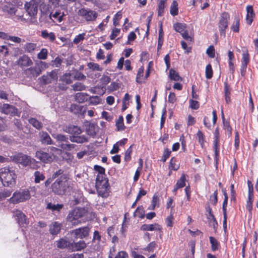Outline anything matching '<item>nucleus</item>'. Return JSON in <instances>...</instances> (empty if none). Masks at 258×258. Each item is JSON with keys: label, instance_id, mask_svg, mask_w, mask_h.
<instances>
[{"label": "nucleus", "instance_id": "f8f14e48", "mask_svg": "<svg viewBox=\"0 0 258 258\" xmlns=\"http://www.w3.org/2000/svg\"><path fill=\"white\" fill-rule=\"evenodd\" d=\"M90 231V228L87 227H83L72 231V234L76 238L82 239L89 234Z\"/></svg>", "mask_w": 258, "mask_h": 258}, {"label": "nucleus", "instance_id": "09e8293b", "mask_svg": "<svg viewBox=\"0 0 258 258\" xmlns=\"http://www.w3.org/2000/svg\"><path fill=\"white\" fill-rule=\"evenodd\" d=\"M239 19L238 17H236L235 18V20L234 22L233 25L231 27V29L234 32H238L239 31Z\"/></svg>", "mask_w": 258, "mask_h": 258}, {"label": "nucleus", "instance_id": "680f3d73", "mask_svg": "<svg viewBox=\"0 0 258 258\" xmlns=\"http://www.w3.org/2000/svg\"><path fill=\"white\" fill-rule=\"evenodd\" d=\"M7 40H11L15 43H20L22 41V39L17 36H10L8 35Z\"/></svg>", "mask_w": 258, "mask_h": 258}, {"label": "nucleus", "instance_id": "8fccbe9b", "mask_svg": "<svg viewBox=\"0 0 258 258\" xmlns=\"http://www.w3.org/2000/svg\"><path fill=\"white\" fill-rule=\"evenodd\" d=\"M205 75L207 79H210L213 76V70L210 64H208L206 67Z\"/></svg>", "mask_w": 258, "mask_h": 258}, {"label": "nucleus", "instance_id": "13d9d810", "mask_svg": "<svg viewBox=\"0 0 258 258\" xmlns=\"http://www.w3.org/2000/svg\"><path fill=\"white\" fill-rule=\"evenodd\" d=\"M74 78L76 80L82 81L85 80L86 77L82 73L78 71L75 74Z\"/></svg>", "mask_w": 258, "mask_h": 258}, {"label": "nucleus", "instance_id": "20e7f679", "mask_svg": "<svg viewBox=\"0 0 258 258\" xmlns=\"http://www.w3.org/2000/svg\"><path fill=\"white\" fill-rule=\"evenodd\" d=\"M95 186L99 196L102 198L109 196V184L107 178L102 177V175L96 177Z\"/></svg>", "mask_w": 258, "mask_h": 258}, {"label": "nucleus", "instance_id": "338daca9", "mask_svg": "<svg viewBox=\"0 0 258 258\" xmlns=\"http://www.w3.org/2000/svg\"><path fill=\"white\" fill-rule=\"evenodd\" d=\"M199 102L193 99H191L189 101V106L193 109H197L199 107Z\"/></svg>", "mask_w": 258, "mask_h": 258}, {"label": "nucleus", "instance_id": "6e6d98bb", "mask_svg": "<svg viewBox=\"0 0 258 258\" xmlns=\"http://www.w3.org/2000/svg\"><path fill=\"white\" fill-rule=\"evenodd\" d=\"M224 196V200L223 203V207L222 210L223 212V215L226 214V207L227 205V202H228V195L226 194L225 191H224L223 192Z\"/></svg>", "mask_w": 258, "mask_h": 258}, {"label": "nucleus", "instance_id": "1a4fd4ad", "mask_svg": "<svg viewBox=\"0 0 258 258\" xmlns=\"http://www.w3.org/2000/svg\"><path fill=\"white\" fill-rule=\"evenodd\" d=\"M78 15L83 18L87 22H92L96 20L98 14L95 11L89 9L82 8L78 11Z\"/></svg>", "mask_w": 258, "mask_h": 258}, {"label": "nucleus", "instance_id": "4be33fe9", "mask_svg": "<svg viewBox=\"0 0 258 258\" xmlns=\"http://www.w3.org/2000/svg\"><path fill=\"white\" fill-rule=\"evenodd\" d=\"M40 141L43 144H53L50 137L46 132H42L40 133Z\"/></svg>", "mask_w": 258, "mask_h": 258}, {"label": "nucleus", "instance_id": "0eeeda50", "mask_svg": "<svg viewBox=\"0 0 258 258\" xmlns=\"http://www.w3.org/2000/svg\"><path fill=\"white\" fill-rule=\"evenodd\" d=\"M13 161L15 162L21 164L24 167L30 165L31 164L35 161V160L31 158L29 156L18 153L11 157Z\"/></svg>", "mask_w": 258, "mask_h": 258}, {"label": "nucleus", "instance_id": "9b49d317", "mask_svg": "<svg viewBox=\"0 0 258 258\" xmlns=\"http://www.w3.org/2000/svg\"><path fill=\"white\" fill-rule=\"evenodd\" d=\"M57 74L55 71L44 75L41 78V81L44 84H48L50 83H54L57 80Z\"/></svg>", "mask_w": 258, "mask_h": 258}, {"label": "nucleus", "instance_id": "79ce46f5", "mask_svg": "<svg viewBox=\"0 0 258 258\" xmlns=\"http://www.w3.org/2000/svg\"><path fill=\"white\" fill-rule=\"evenodd\" d=\"M90 104L92 105H97L101 103V99L97 96H91L89 98Z\"/></svg>", "mask_w": 258, "mask_h": 258}, {"label": "nucleus", "instance_id": "49530a36", "mask_svg": "<svg viewBox=\"0 0 258 258\" xmlns=\"http://www.w3.org/2000/svg\"><path fill=\"white\" fill-rule=\"evenodd\" d=\"M47 50L45 48H42L41 51L37 54V58L39 59L45 60L47 58Z\"/></svg>", "mask_w": 258, "mask_h": 258}, {"label": "nucleus", "instance_id": "72a5a7b5", "mask_svg": "<svg viewBox=\"0 0 258 258\" xmlns=\"http://www.w3.org/2000/svg\"><path fill=\"white\" fill-rule=\"evenodd\" d=\"M63 207L62 204H53L51 203H49L47 205L46 208L48 209L51 210L52 211H59Z\"/></svg>", "mask_w": 258, "mask_h": 258}, {"label": "nucleus", "instance_id": "a211bd4d", "mask_svg": "<svg viewBox=\"0 0 258 258\" xmlns=\"http://www.w3.org/2000/svg\"><path fill=\"white\" fill-rule=\"evenodd\" d=\"M85 127L86 132L88 135L92 137L95 136L98 127L96 123L86 122Z\"/></svg>", "mask_w": 258, "mask_h": 258}, {"label": "nucleus", "instance_id": "3c124183", "mask_svg": "<svg viewBox=\"0 0 258 258\" xmlns=\"http://www.w3.org/2000/svg\"><path fill=\"white\" fill-rule=\"evenodd\" d=\"M159 202V197L157 194H154L153 196L152 201V205L150 207L148 208L149 210H154L157 205Z\"/></svg>", "mask_w": 258, "mask_h": 258}, {"label": "nucleus", "instance_id": "603ef678", "mask_svg": "<svg viewBox=\"0 0 258 258\" xmlns=\"http://www.w3.org/2000/svg\"><path fill=\"white\" fill-rule=\"evenodd\" d=\"M176 160L174 157L171 159L170 162L169 169L173 170H177L179 167V165L176 163Z\"/></svg>", "mask_w": 258, "mask_h": 258}, {"label": "nucleus", "instance_id": "774afa93", "mask_svg": "<svg viewBox=\"0 0 258 258\" xmlns=\"http://www.w3.org/2000/svg\"><path fill=\"white\" fill-rule=\"evenodd\" d=\"M52 66L56 68H59L61 64L62 60L59 57H56L54 60L52 61Z\"/></svg>", "mask_w": 258, "mask_h": 258}, {"label": "nucleus", "instance_id": "0e129e2a", "mask_svg": "<svg viewBox=\"0 0 258 258\" xmlns=\"http://www.w3.org/2000/svg\"><path fill=\"white\" fill-rule=\"evenodd\" d=\"M119 88V85L117 83L113 82H112L110 85L108 86V90L110 91H114L116 90Z\"/></svg>", "mask_w": 258, "mask_h": 258}, {"label": "nucleus", "instance_id": "5701e85b", "mask_svg": "<svg viewBox=\"0 0 258 258\" xmlns=\"http://www.w3.org/2000/svg\"><path fill=\"white\" fill-rule=\"evenodd\" d=\"M86 244L84 241H79L77 242H72L71 250L72 251H79L84 249Z\"/></svg>", "mask_w": 258, "mask_h": 258}, {"label": "nucleus", "instance_id": "9d476101", "mask_svg": "<svg viewBox=\"0 0 258 258\" xmlns=\"http://www.w3.org/2000/svg\"><path fill=\"white\" fill-rule=\"evenodd\" d=\"M35 157L42 162L49 163L53 161L55 156L52 153H47L42 150H39L36 152Z\"/></svg>", "mask_w": 258, "mask_h": 258}, {"label": "nucleus", "instance_id": "052dcab7", "mask_svg": "<svg viewBox=\"0 0 258 258\" xmlns=\"http://www.w3.org/2000/svg\"><path fill=\"white\" fill-rule=\"evenodd\" d=\"M85 33L80 34L76 36L73 40V42L77 44L81 41L83 40L85 38Z\"/></svg>", "mask_w": 258, "mask_h": 258}, {"label": "nucleus", "instance_id": "58836bf2", "mask_svg": "<svg viewBox=\"0 0 258 258\" xmlns=\"http://www.w3.org/2000/svg\"><path fill=\"white\" fill-rule=\"evenodd\" d=\"M116 126L118 131H123L125 128L123 124V118L122 116H120L116 122Z\"/></svg>", "mask_w": 258, "mask_h": 258}, {"label": "nucleus", "instance_id": "c85d7f7f", "mask_svg": "<svg viewBox=\"0 0 258 258\" xmlns=\"http://www.w3.org/2000/svg\"><path fill=\"white\" fill-rule=\"evenodd\" d=\"M41 36L45 39H48L51 42L55 40V36L54 33H49L46 30H42L41 32Z\"/></svg>", "mask_w": 258, "mask_h": 258}, {"label": "nucleus", "instance_id": "6ab92c4d", "mask_svg": "<svg viewBox=\"0 0 258 258\" xmlns=\"http://www.w3.org/2000/svg\"><path fill=\"white\" fill-rule=\"evenodd\" d=\"M141 230L144 231H161V226L157 223L153 224H144L141 227Z\"/></svg>", "mask_w": 258, "mask_h": 258}, {"label": "nucleus", "instance_id": "2f4dec72", "mask_svg": "<svg viewBox=\"0 0 258 258\" xmlns=\"http://www.w3.org/2000/svg\"><path fill=\"white\" fill-rule=\"evenodd\" d=\"M68 132L74 135V136H77L80 135L82 133V131L77 126L72 125L69 127Z\"/></svg>", "mask_w": 258, "mask_h": 258}, {"label": "nucleus", "instance_id": "a18cd8bd", "mask_svg": "<svg viewBox=\"0 0 258 258\" xmlns=\"http://www.w3.org/2000/svg\"><path fill=\"white\" fill-rule=\"evenodd\" d=\"M94 169L95 170L98 172L96 177H98L99 176L101 177L102 175V177L106 178V175L105 174V169L103 167L98 165H95Z\"/></svg>", "mask_w": 258, "mask_h": 258}, {"label": "nucleus", "instance_id": "4468645a", "mask_svg": "<svg viewBox=\"0 0 258 258\" xmlns=\"http://www.w3.org/2000/svg\"><path fill=\"white\" fill-rule=\"evenodd\" d=\"M17 64L21 68L27 67L32 66L33 61L27 55L24 54L17 60Z\"/></svg>", "mask_w": 258, "mask_h": 258}, {"label": "nucleus", "instance_id": "37998d69", "mask_svg": "<svg viewBox=\"0 0 258 258\" xmlns=\"http://www.w3.org/2000/svg\"><path fill=\"white\" fill-rule=\"evenodd\" d=\"M88 67L92 71H102V68L98 64L94 62H89L87 64Z\"/></svg>", "mask_w": 258, "mask_h": 258}, {"label": "nucleus", "instance_id": "4d7b16f0", "mask_svg": "<svg viewBox=\"0 0 258 258\" xmlns=\"http://www.w3.org/2000/svg\"><path fill=\"white\" fill-rule=\"evenodd\" d=\"M223 128L227 131L229 136H231L232 133V128L230 125L229 122L226 120H224Z\"/></svg>", "mask_w": 258, "mask_h": 258}, {"label": "nucleus", "instance_id": "dca6fc26", "mask_svg": "<svg viewBox=\"0 0 258 258\" xmlns=\"http://www.w3.org/2000/svg\"><path fill=\"white\" fill-rule=\"evenodd\" d=\"M14 216L19 225H23L27 223V219L25 215L23 212L18 210L14 211Z\"/></svg>", "mask_w": 258, "mask_h": 258}, {"label": "nucleus", "instance_id": "a878e982", "mask_svg": "<svg viewBox=\"0 0 258 258\" xmlns=\"http://www.w3.org/2000/svg\"><path fill=\"white\" fill-rule=\"evenodd\" d=\"M246 21L248 25H250L253 21V18L254 16V13L253 11L252 7L248 6L246 7Z\"/></svg>", "mask_w": 258, "mask_h": 258}, {"label": "nucleus", "instance_id": "412c9836", "mask_svg": "<svg viewBox=\"0 0 258 258\" xmlns=\"http://www.w3.org/2000/svg\"><path fill=\"white\" fill-rule=\"evenodd\" d=\"M72 242L67 238H61L57 241V246L60 248H68L71 250Z\"/></svg>", "mask_w": 258, "mask_h": 258}, {"label": "nucleus", "instance_id": "7c9ffc66", "mask_svg": "<svg viewBox=\"0 0 258 258\" xmlns=\"http://www.w3.org/2000/svg\"><path fill=\"white\" fill-rule=\"evenodd\" d=\"M72 89L74 91H82L86 89V86L83 83L77 82L72 86Z\"/></svg>", "mask_w": 258, "mask_h": 258}, {"label": "nucleus", "instance_id": "f704fd0d", "mask_svg": "<svg viewBox=\"0 0 258 258\" xmlns=\"http://www.w3.org/2000/svg\"><path fill=\"white\" fill-rule=\"evenodd\" d=\"M209 239L210 243L211 244L212 250L213 251H216L218 250L219 246V243L217 239L212 236H210Z\"/></svg>", "mask_w": 258, "mask_h": 258}, {"label": "nucleus", "instance_id": "c756f323", "mask_svg": "<svg viewBox=\"0 0 258 258\" xmlns=\"http://www.w3.org/2000/svg\"><path fill=\"white\" fill-rule=\"evenodd\" d=\"M169 77L171 80L175 81H182V78L179 76L178 73L174 70L171 69L169 72Z\"/></svg>", "mask_w": 258, "mask_h": 258}, {"label": "nucleus", "instance_id": "a19ab883", "mask_svg": "<svg viewBox=\"0 0 258 258\" xmlns=\"http://www.w3.org/2000/svg\"><path fill=\"white\" fill-rule=\"evenodd\" d=\"M29 123L37 129H40L42 124L41 122L34 118H31L29 119Z\"/></svg>", "mask_w": 258, "mask_h": 258}, {"label": "nucleus", "instance_id": "bf43d9fd", "mask_svg": "<svg viewBox=\"0 0 258 258\" xmlns=\"http://www.w3.org/2000/svg\"><path fill=\"white\" fill-rule=\"evenodd\" d=\"M197 136L198 139L199 143L201 145V146H203L205 142V136L203 133L199 130L197 134Z\"/></svg>", "mask_w": 258, "mask_h": 258}, {"label": "nucleus", "instance_id": "7ed1b4c3", "mask_svg": "<svg viewBox=\"0 0 258 258\" xmlns=\"http://www.w3.org/2000/svg\"><path fill=\"white\" fill-rule=\"evenodd\" d=\"M68 178V175H62L57 178L51 185L52 191L58 195L64 194L69 186Z\"/></svg>", "mask_w": 258, "mask_h": 258}, {"label": "nucleus", "instance_id": "393cba45", "mask_svg": "<svg viewBox=\"0 0 258 258\" xmlns=\"http://www.w3.org/2000/svg\"><path fill=\"white\" fill-rule=\"evenodd\" d=\"M61 225L57 222H53L49 226V231L52 235L57 234L60 230Z\"/></svg>", "mask_w": 258, "mask_h": 258}, {"label": "nucleus", "instance_id": "e433bc0d", "mask_svg": "<svg viewBox=\"0 0 258 258\" xmlns=\"http://www.w3.org/2000/svg\"><path fill=\"white\" fill-rule=\"evenodd\" d=\"M36 46L37 45L35 43H27L24 45V48L27 52L31 53L35 50L36 48Z\"/></svg>", "mask_w": 258, "mask_h": 258}, {"label": "nucleus", "instance_id": "ea45409f", "mask_svg": "<svg viewBox=\"0 0 258 258\" xmlns=\"http://www.w3.org/2000/svg\"><path fill=\"white\" fill-rule=\"evenodd\" d=\"M35 66L40 71V73L44 69L48 68V64L44 61L38 60L35 62Z\"/></svg>", "mask_w": 258, "mask_h": 258}, {"label": "nucleus", "instance_id": "de8ad7c7", "mask_svg": "<svg viewBox=\"0 0 258 258\" xmlns=\"http://www.w3.org/2000/svg\"><path fill=\"white\" fill-rule=\"evenodd\" d=\"M185 175L184 174H182L180 179L177 181L176 183V185L177 186V188H180L184 187L185 185Z\"/></svg>", "mask_w": 258, "mask_h": 258}, {"label": "nucleus", "instance_id": "4c0bfd02", "mask_svg": "<svg viewBox=\"0 0 258 258\" xmlns=\"http://www.w3.org/2000/svg\"><path fill=\"white\" fill-rule=\"evenodd\" d=\"M163 32L162 27L161 26L159 30V36L157 46L158 50H159L161 48L163 44Z\"/></svg>", "mask_w": 258, "mask_h": 258}, {"label": "nucleus", "instance_id": "ddd939ff", "mask_svg": "<svg viewBox=\"0 0 258 258\" xmlns=\"http://www.w3.org/2000/svg\"><path fill=\"white\" fill-rule=\"evenodd\" d=\"M25 8L29 15L31 17H34L37 14L38 6L37 4H34L33 1L26 3L25 5Z\"/></svg>", "mask_w": 258, "mask_h": 258}, {"label": "nucleus", "instance_id": "c9c22d12", "mask_svg": "<svg viewBox=\"0 0 258 258\" xmlns=\"http://www.w3.org/2000/svg\"><path fill=\"white\" fill-rule=\"evenodd\" d=\"M34 181L35 183H39L41 181L45 179V176L43 174L38 171H36L34 173Z\"/></svg>", "mask_w": 258, "mask_h": 258}, {"label": "nucleus", "instance_id": "69168bd1", "mask_svg": "<svg viewBox=\"0 0 258 258\" xmlns=\"http://www.w3.org/2000/svg\"><path fill=\"white\" fill-rule=\"evenodd\" d=\"M206 52L211 58H214L215 57V49L214 46H210L207 49Z\"/></svg>", "mask_w": 258, "mask_h": 258}, {"label": "nucleus", "instance_id": "f3484780", "mask_svg": "<svg viewBox=\"0 0 258 258\" xmlns=\"http://www.w3.org/2000/svg\"><path fill=\"white\" fill-rule=\"evenodd\" d=\"M64 14L63 12L60 10L53 11L50 14V17L51 19H53V20L57 22H61L63 21Z\"/></svg>", "mask_w": 258, "mask_h": 258}, {"label": "nucleus", "instance_id": "473e14b6", "mask_svg": "<svg viewBox=\"0 0 258 258\" xmlns=\"http://www.w3.org/2000/svg\"><path fill=\"white\" fill-rule=\"evenodd\" d=\"M170 12L171 15L173 16H175L178 15V3L176 1H173L170 7Z\"/></svg>", "mask_w": 258, "mask_h": 258}, {"label": "nucleus", "instance_id": "aec40b11", "mask_svg": "<svg viewBox=\"0 0 258 258\" xmlns=\"http://www.w3.org/2000/svg\"><path fill=\"white\" fill-rule=\"evenodd\" d=\"M2 110L6 114H15L17 112L16 108L9 104H4L2 107Z\"/></svg>", "mask_w": 258, "mask_h": 258}, {"label": "nucleus", "instance_id": "39448f33", "mask_svg": "<svg viewBox=\"0 0 258 258\" xmlns=\"http://www.w3.org/2000/svg\"><path fill=\"white\" fill-rule=\"evenodd\" d=\"M52 136L58 142L57 146L63 150L70 151L74 149L76 146L74 144L69 143L68 137L63 135L54 134Z\"/></svg>", "mask_w": 258, "mask_h": 258}, {"label": "nucleus", "instance_id": "864d4df0", "mask_svg": "<svg viewBox=\"0 0 258 258\" xmlns=\"http://www.w3.org/2000/svg\"><path fill=\"white\" fill-rule=\"evenodd\" d=\"M3 10L4 12H7L8 14L11 15H15L17 11V9L15 7H8L7 6L4 7Z\"/></svg>", "mask_w": 258, "mask_h": 258}, {"label": "nucleus", "instance_id": "cd10ccee", "mask_svg": "<svg viewBox=\"0 0 258 258\" xmlns=\"http://www.w3.org/2000/svg\"><path fill=\"white\" fill-rule=\"evenodd\" d=\"M69 139L72 142L77 143H83L88 141L87 137L84 135L70 136Z\"/></svg>", "mask_w": 258, "mask_h": 258}, {"label": "nucleus", "instance_id": "2eb2a0df", "mask_svg": "<svg viewBox=\"0 0 258 258\" xmlns=\"http://www.w3.org/2000/svg\"><path fill=\"white\" fill-rule=\"evenodd\" d=\"M59 82H62L64 83L63 86L60 85V83H58V88L62 90H65L67 89V85L68 84H71L72 83V80L71 78V74H64L59 80Z\"/></svg>", "mask_w": 258, "mask_h": 258}, {"label": "nucleus", "instance_id": "6e6552de", "mask_svg": "<svg viewBox=\"0 0 258 258\" xmlns=\"http://www.w3.org/2000/svg\"><path fill=\"white\" fill-rule=\"evenodd\" d=\"M229 20L230 15L228 13L223 12L221 14L218 24L221 36L225 37V30L228 28Z\"/></svg>", "mask_w": 258, "mask_h": 258}, {"label": "nucleus", "instance_id": "e2e57ef3", "mask_svg": "<svg viewBox=\"0 0 258 258\" xmlns=\"http://www.w3.org/2000/svg\"><path fill=\"white\" fill-rule=\"evenodd\" d=\"M217 195L218 192L217 190H215L213 194L211 195L210 197V201L211 203L213 205H215L217 202Z\"/></svg>", "mask_w": 258, "mask_h": 258}, {"label": "nucleus", "instance_id": "f257e3e1", "mask_svg": "<svg viewBox=\"0 0 258 258\" xmlns=\"http://www.w3.org/2000/svg\"><path fill=\"white\" fill-rule=\"evenodd\" d=\"M90 211L91 207L88 205L76 208L68 214L67 220L73 225H78L82 222L80 219L86 217Z\"/></svg>", "mask_w": 258, "mask_h": 258}, {"label": "nucleus", "instance_id": "f03ea898", "mask_svg": "<svg viewBox=\"0 0 258 258\" xmlns=\"http://www.w3.org/2000/svg\"><path fill=\"white\" fill-rule=\"evenodd\" d=\"M16 175L13 168L4 167L0 169V179L5 186H12L16 183Z\"/></svg>", "mask_w": 258, "mask_h": 258}, {"label": "nucleus", "instance_id": "5fc2aeb1", "mask_svg": "<svg viewBox=\"0 0 258 258\" xmlns=\"http://www.w3.org/2000/svg\"><path fill=\"white\" fill-rule=\"evenodd\" d=\"M249 60V59L248 52H244L242 54L241 64L247 66Z\"/></svg>", "mask_w": 258, "mask_h": 258}, {"label": "nucleus", "instance_id": "bb28decb", "mask_svg": "<svg viewBox=\"0 0 258 258\" xmlns=\"http://www.w3.org/2000/svg\"><path fill=\"white\" fill-rule=\"evenodd\" d=\"M89 95L86 93H77L75 95V99L79 103L87 101Z\"/></svg>", "mask_w": 258, "mask_h": 258}, {"label": "nucleus", "instance_id": "b1692460", "mask_svg": "<svg viewBox=\"0 0 258 258\" xmlns=\"http://www.w3.org/2000/svg\"><path fill=\"white\" fill-rule=\"evenodd\" d=\"M26 73L31 78H36L41 74L40 71L35 66L27 69L26 70Z\"/></svg>", "mask_w": 258, "mask_h": 258}, {"label": "nucleus", "instance_id": "c03bdc74", "mask_svg": "<svg viewBox=\"0 0 258 258\" xmlns=\"http://www.w3.org/2000/svg\"><path fill=\"white\" fill-rule=\"evenodd\" d=\"M173 27L176 31L181 33L185 31V25L184 24L177 23L174 25Z\"/></svg>", "mask_w": 258, "mask_h": 258}, {"label": "nucleus", "instance_id": "423d86ee", "mask_svg": "<svg viewBox=\"0 0 258 258\" xmlns=\"http://www.w3.org/2000/svg\"><path fill=\"white\" fill-rule=\"evenodd\" d=\"M30 197L29 190L22 189L15 191L9 199V201L13 204H17L28 200Z\"/></svg>", "mask_w": 258, "mask_h": 258}]
</instances>
